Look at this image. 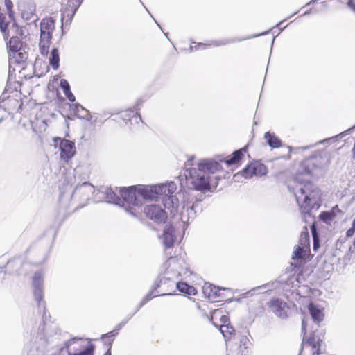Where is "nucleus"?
Segmentation results:
<instances>
[{"label":"nucleus","instance_id":"obj_51","mask_svg":"<svg viewBox=\"0 0 355 355\" xmlns=\"http://www.w3.org/2000/svg\"><path fill=\"white\" fill-rule=\"evenodd\" d=\"M269 286V284H265V285H263V286H259V287H257L255 288L254 289H260V288H268Z\"/></svg>","mask_w":355,"mask_h":355},{"label":"nucleus","instance_id":"obj_24","mask_svg":"<svg viewBox=\"0 0 355 355\" xmlns=\"http://www.w3.org/2000/svg\"><path fill=\"white\" fill-rule=\"evenodd\" d=\"M23 46V44L18 37H12L8 44V47L9 48L10 51L13 53H16L17 52L21 51Z\"/></svg>","mask_w":355,"mask_h":355},{"label":"nucleus","instance_id":"obj_61","mask_svg":"<svg viewBox=\"0 0 355 355\" xmlns=\"http://www.w3.org/2000/svg\"><path fill=\"white\" fill-rule=\"evenodd\" d=\"M155 22L157 24V26H159L160 28V25L157 21H155Z\"/></svg>","mask_w":355,"mask_h":355},{"label":"nucleus","instance_id":"obj_54","mask_svg":"<svg viewBox=\"0 0 355 355\" xmlns=\"http://www.w3.org/2000/svg\"><path fill=\"white\" fill-rule=\"evenodd\" d=\"M329 139H324V140L320 141V143H323V142H324L325 141H327V140H329Z\"/></svg>","mask_w":355,"mask_h":355},{"label":"nucleus","instance_id":"obj_59","mask_svg":"<svg viewBox=\"0 0 355 355\" xmlns=\"http://www.w3.org/2000/svg\"><path fill=\"white\" fill-rule=\"evenodd\" d=\"M145 10H146V12H148V13H150V11H148V10H147V8H145Z\"/></svg>","mask_w":355,"mask_h":355},{"label":"nucleus","instance_id":"obj_14","mask_svg":"<svg viewBox=\"0 0 355 355\" xmlns=\"http://www.w3.org/2000/svg\"><path fill=\"white\" fill-rule=\"evenodd\" d=\"M322 341L319 339L315 340L314 337L310 338L308 340L303 338L302 343V349L299 355H320V346Z\"/></svg>","mask_w":355,"mask_h":355},{"label":"nucleus","instance_id":"obj_57","mask_svg":"<svg viewBox=\"0 0 355 355\" xmlns=\"http://www.w3.org/2000/svg\"><path fill=\"white\" fill-rule=\"evenodd\" d=\"M145 10H146V12H148V13H150V11H148V10H147V8H145Z\"/></svg>","mask_w":355,"mask_h":355},{"label":"nucleus","instance_id":"obj_37","mask_svg":"<svg viewBox=\"0 0 355 355\" xmlns=\"http://www.w3.org/2000/svg\"><path fill=\"white\" fill-rule=\"evenodd\" d=\"M320 218L321 220L328 223L332 220V215L328 212L323 211L320 214Z\"/></svg>","mask_w":355,"mask_h":355},{"label":"nucleus","instance_id":"obj_45","mask_svg":"<svg viewBox=\"0 0 355 355\" xmlns=\"http://www.w3.org/2000/svg\"><path fill=\"white\" fill-rule=\"evenodd\" d=\"M220 320L223 324H228L227 322H229V318L227 315H220Z\"/></svg>","mask_w":355,"mask_h":355},{"label":"nucleus","instance_id":"obj_42","mask_svg":"<svg viewBox=\"0 0 355 355\" xmlns=\"http://www.w3.org/2000/svg\"><path fill=\"white\" fill-rule=\"evenodd\" d=\"M58 355H72L66 343L64 346L60 348Z\"/></svg>","mask_w":355,"mask_h":355},{"label":"nucleus","instance_id":"obj_58","mask_svg":"<svg viewBox=\"0 0 355 355\" xmlns=\"http://www.w3.org/2000/svg\"><path fill=\"white\" fill-rule=\"evenodd\" d=\"M145 10H146V12H148V13H150V11H148V10H147V8H145Z\"/></svg>","mask_w":355,"mask_h":355},{"label":"nucleus","instance_id":"obj_38","mask_svg":"<svg viewBox=\"0 0 355 355\" xmlns=\"http://www.w3.org/2000/svg\"><path fill=\"white\" fill-rule=\"evenodd\" d=\"M211 44H207V43H198L195 46H190V49L191 51H193V50H198L199 49H207L208 46H210Z\"/></svg>","mask_w":355,"mask_h":355},{"label":"nucleus","instance_id":"obj_30","mask_svg":"<svg viewBox=\"0 0 355 355\" xmlns=\"http://www.w3.org/2000/svg\"><path fill=\"white\" fill-rule=\"evenodd\" d=\"M306 250L307 249L302 246H297L293 252L292 259L295 260L304 258L306 255Z\"/></svg>","mask_w":355,"mask_h":355},{"label":"nucleus","instance_id":"obj_48","mask_svg":"<svg viewBox=\"0 0 355 355\" xmlns=\"http://www.w3.org/2000/svg\"><path fill=\"white\" fill-rule=\"evenodd\" d=\"M315 12H316V11H315V10H313V8H311V10H308V11H306V12H305L303 15H302V16H304V15H310V14H311V13H315Z\"/></svg>","mask_w":355,"mask_h":355},{"label":"nucleus","instance_id":"obj_29","mask_svg":"<svg viewBox=\"0 0 355 355\" xmlns=\"http://www.w3.org/2000/svg\"><path fill=\"white\" fill-rule=\"evenodd\" d=\"M60 57L58 50L56 48L53 49L49 58V62L53 69H58L59 67Z\"/></svg>","mask_w":355,"mask_h":355},{"label":"nucleus","instance_id":"obj_27","mask_svg":"<svg viewBox=\"0 0 355 355\" xmlns=\"http://www.w3.org/2000/svg\"><path fill=\"white\" fill-rule=\"evenodd\" d=\"M264 138L266 139L268 144L272 148H279L281 146V140L270 132L265 133Z\"/></svg>","mask_w":355,"mask_h":355},{"label":"nucleus","instance_id":"obj_4","mask_svg":"<svg viewBox=\"0 0 355 355\" xmlns=\"http://www.w3.org/2000/svg\"><path fill=\"white\" fill-rule=\"evenodd\" d=\"M144 188H150L153 193H149V197L143 198L140 196L141 207L146 200H154L162 197L163 205L165 209H168L171 214L175 215L178 212L179 200L178 198L172 195L176 190V184L170 182L157 185H143Z\"/></svg>","mask_w":355,"mask_h":355},{"label":"nucleus","instance_id":"obj_52","mask_svg":"<svg viewBox=\"0 0 355 355\" xmlns=\"http://www.w3.org/2000/svg\"><path fill=\"white\" fill-rule=\"evenodd\" d=\"M322 4L324 7H327V3L326 2H322Z\"/></svg>","mask_w":355,"mask_h":355},{"label":"nucleus","instance_id":"obj_17","mask_svg":"<svg viewBox=\"0 0 355 355\" xmlns=\"http://www.w3.org/2000/svg\"><path fill=\"white\" fill-rule=\"evenodd\" d=\"M96 189L94 187L89 183L84 182L81 185H78L76 187L73 196H83L84 200H89L95 193Z\"/></svg>","mask_w":355,"mask_h":355},{"label":"nucleus","instance_id":"obj_8","mask_svg":"<svg viewBox=\"0 0 355 355\" xmlns=\"http://www.w3.org/2000/svg\"><path fill=\"white\" fill-rule=\"evenodd\" d=\"M329 163V159L327 157L323 158L322 156L311 157L304 161L300 165V173L305 175H311L313 171L311 166L315 168H323Z\"/></svg>","mask_w":355,"mask_h":355},{"label":"nucleus","instance_id":"obj_2","mask_svg":"<svg viewBox=\"0 0 355 355\" xmlns=\"http://www.w3.org/2000/svg\"><path fill=\"white\" fill-rule=\"evenodd\" d=\"M293 186H288L293 193L300 211L305 221L311 218V211L320 207V191L318 188L309 180L302 179L301 174H297Z\"/></svg>","mask_w":355,"mask_h":355},{"label":"nucleus","instance_id":"obj_53","mask_svg":"<svg viewBox=\"0 0 355 355\" xmlns=\"http://www.w3.org/2000/svg\"><path fill=\"white\" fill-rule=\"evenodd\" d=\"M353 229H355V219L352 222Z\"/></svg>","mask_w":355,"mask_h":355},{"label":"nucleus","instance_id":"obj_50","mask_svg":"<svg viewBox=\"0 0 355 355\" xmlns=\"http://www.w3.org/2000/svg\"><path fill=\"white\" fill-rule=\"evenodd\" d=\"M305 327H306V322L304 320H302V332L305 331Z\"/></svg>","mask_w":355,"mask_h":355},{"label":"nucleus","instance_id":"obj_33","mask_svg":"<svg viewBox=\"0 0 355 355\" xmlns=\"http://www.w3.org/2000/svg\"><path fill=\"white\" fill-rule=\"evenodd\" d=\"M220 331L225 338L232 335L234 332L233 327L229 324H221L220 327Z\"/></svg>","mask_w":355,"mask_h":355},{"label":"nucleus","instance_id":"obj_60","mask_svg":"<svg viewBox=\"0 0 355 355\" xmlns=\"http://www.w3.org/2000/svg\"><path fill=\"white\" fill-rule=\"evenodd\" d=\"M308 148H309V147H308V146H306V147H303V149H308Z\"/></svg>","mask_w":355,"mask_h":355},{"label":"nucleus","instance_id":"obj_3","mask_svg":"<svg viewBox=\"0 0 355 355\" xmlns=\"http://www.w3.org/2000/svg\"><path fill=\"white\" fill-rule=\"evenodd\" d=\"M222 169L220 163L212 159H202L198 167L187 168L184 176L189 187L198 191L210 189L209 175Z\"/></svg>","mask_w":355,"mask_h":355},{"label":"nucleus","instance_id":"obj_1","mask_svg":"<svg viewBox=\"0 0 355 355\" xmlns=\"http://www.w3.org/2000/svg\"><path fill=\"white\" fill-rule=\"evenodd\" d=\"M153 193L150 188H144L143 185L139 184L132 186L128 188L120 189V196L111 188H103L102 190H98L97 194H101L104 196L105 200L107 202L118 205L124 208V209L133 216H136L139 210L141 208V198L149 197V193Z\"/></svg>","mask_w":355,"mask_h":355},{"label":"nucleus","instance_id":"obj_18","mask_svg":"<svg viewBox=\"0 0 355 355\" xmlns=\"http://www.w3.org/2000/svg\"><path fill=\"white\" fill-rule=\"evenodd\" d=\"M175 229L171 225H166L163 232V243L166 248H171L175 241Z\"/></svg>","mask_w":355,"mask_h":355},{"label":"nucleus","instance_id":"obj_63","mask_svg":"<svg viewBox=\"0 0 355 355\" xmlns=\"http://www.w3.org/2000/svg\"><path fill=\"white\" fill-rule=\"evenodd\" d=\"M107 354L108 355H111L110 352H107Z\"/></svg>","mask_w":355,"mask_h":355},{"label":"nucleus","instance_id":"obj_64","mask_svg":"<svg viewBox=\"0 0 355 355\" xmlns=\"http://www.w3.org/2000/svg\"><path fill=\"white\" fill-rule=\"evenodd\" d=\"M0 122H1V119H0Z\"/></svg>","mask_w":355,"mask_h":355},{"label":"nucleus","instance_id":"obj_62","mask_svg":"<svg viewBox=\"0 0 355 355\" xmlns=\"http://www.w3.org/2000/svg\"><path fill=\"white\" fill-rule=\"evenodd\" d=\"M261 35V34H259V35ZM257 36H259V35H254V37H257ZM252 37H254V36H253Z\"/></svg>","mask_w":355,"mask_h":355},{"label":"nucleus","instance_id":"obj_22","mask_svg":"<svg viewBox=\"0 0 355 355\" xmlns=\"http://www.w3.org/2000/svg\"><path fill=\"white\" fill-rule=\"evenodd\" d=\"M173 285H175L176 288L181 293H184L190 295H194L196 293V288L185 282H173Z\"/></svg>","mask_w":355,"mask_h":355},{"label":"nucleus","instance_id":"obj_55","mask_svg":"<svg viewBox=\"0 0 355 355\" xmlns=\"http://www.w3.org/2000/svg\"><path fill=\"white\" fill-rule=\"evenodd\" d=\"M345 134V132H343L342 133H340L339 135H344Z\"/></svg>","mask_w":355,"mask_h":355},{"label":"nucleus","instance_id":"obj_40","mask_svg":"<svg viewBox=\"0 0 355 355\" xmlns=\"http://www.w3.org/2000/svg\"><path fill=\"white\" fill-rule=\"evenodd\" d=\"M5 17L0 13V29L3 33H6L7 29V24L5 23Z\"/></svg>","mask_w":355,"mask_h":355},{"label":"nucleus","instance_id":"obj_31","mask_svg":"<svg viewBox=\"0 0 355 355\" xmlns=\"http://www.w3.org/2000/svg\"><path fill=\"white\" fill-rule=\"evenodd\" d=\"M299 245L302 246L306 249L309 248V234L306 229L305 232H302L299 239Z\"/></svg>","mask_w":355,"mask_h":355},{"label":"nucleus","instance_id":"obj_13","mask_svg":"<svg viewBox=\"0 0 355 355\" xmlns=\"http://www.w3.org/2000/svg\"><path fill=\"white\" fill-rule=\"evenodd\" d=\"M146 216L157 223H162L166 221L167 215L166 211L159 205L152 204L144 208Z\"/></svg>","mask_w":355,"mask_h":355},{"label":"nucleus","instance_id":"obj_35","mask_svg":"<svg viewBox=\"0 0 355 355\" xmlns=\"http://www.w3.org/2000/svg\"><path fill=\"white\" fill-rule=\"evenodd\" d=\"M50 42H40V53L43 55H46L49 53Z\"/></svg>","mask_w":355,"mask_h":355},{"label":"nucleus","instance_id":"obj_41","mask_svg":"<svg viewBox=\"0 0 355 355\" xmlns=\"http://www.w3.org/2000/svg\"><path fill=\"white\" fill-rule=\"evenodd\" d=\"M5 6L8 10V15H9V17L10 18H12V3L10 0H5Z\"/></svg>","mask_w":355,"mask_h":355},{"label":"nucleus","instance_id":"obj_36","mask_svg":"<svg viewBox=\"0 0 355 355\" xmlns=\"http://www.w3.org/2000/svg\"><path fill=\"white\" fill-rule=\"evenodd\" d=\"M312 234H313V250L317 251V250L320 247L319 244V238L317 235L316 230L313 226H312Z\"/></svg>","mask_w":355,"mask_h":355},{"label":"nucleus","instance_id":"obj_25","mask_svg":"<svg viewBox=\"0 0 355 355\" xmlns=\"http://www.w3.org/2000/svg\"><path fill=\"white\" fill-rule=\"evenodd\" d=\"M60 87L62 88L64 94L66 96V97L70 102H74L76 101L74 95L71 92L69 83L67 80L61 79L60 83Z\"/></svg>","mask_w":355,"mask_h":355},{"label":"nucleus","instance_id":"obj_56","mask_svg":"<svg viewBox=\"0 0 355 355\" xmlns=\"http://www.w3.org/2000/svg\"><path fill=\"white\" fill-rule=\"evenodd\" d=\"M166 295V293H162V294H161V295ZM167 295H171V293H167Z\"/></svg>","mask_w":355,"mask_h":355},{"label":"nucleus","instance_id":"obj_11","mask_svg":"<svg viewBox=\"0 0 355 355\" xmlns=\"http://www.w3.org/2000/svg\"><path fill=\"white\" fill-rule=\"evenodd\" d=\"M79 338H73L66 342L72 355H94V347L92 345L84 347Z\"/></svg>","mask_w":355,"mask_h":355},{"label":"nucleus","instance_id":"obj_5","mask_svg":"<svg viewBox=\"0 0 355 355\" xmlns=\"http://www.w3.org/2000/svg\"><path fill=\"white\" fill-rule=\"evenodd\" d=\"M182 260L177 257H170L166 264L168 266L164 275L161 277L158 282L155 285V288L153 289L148 294H147L137 306L135 313L138 311L145 304L150 301L153 297L159 295L158 292H156V289L158 287H161L166 284L167 281H171L173 278L178 277L180 275L181 271L180 270V266Z\"/></svg>","mask_w":355,"mask_h":355},{"label":"nucleus","instance_id":"obj_7","mask_svg":"<svg viewBox=\"0 0 355 355\" xmlns=\"http://www.w3.org/2000/svg\"><path fill=\"white\" fill-rule=\"evenodd\" d=\"M198 201L193 202V197L189 193L183 194L182 210L180 214L181 220L185 223L196 216L195 209L198 206Z\"/></svg>","mask_w":355,"mask_h":355},{"label":"nucleus","instance_id":"obj_28","mask_svg":"<svg viewBox=\"0 0 355 355\" xmlns=\"http://www.w3.org/2000/svg\"><path fill=\"white\" fill-rule=\"evenodd\" d=\"M54 30V21L51 19H44L40 24L41 33H52Z\"/></svg>","mask_w":355,"mask_h":355},{"label":"nucleus","instance_id":"obj_20","mask_svg":"<svg viewBox=\"0 0 355 355\" xmlns=\"http://www.w3.org/2000/svg\"><path fill=\"white\" fill-rule=\"evenodd\" d=\"M309 312L314 322L319 323L324 319L323 309L317 304L311 303L309 306Z\"/></svg>","mask_w":355,"mask_h":355},{"label":"nucleus","instance_id":"obj_21","mask_svg":"<svg viewBox=\"0 0 355 355\" xmlns=\"http://www.w3.org/2000/svg\"><path fill=\"white\" fill-rule=\"evenodd\" d=\"M225 288H220L211 284H205L203 286V292L209 298L215 299L220 296V291L225 290Z\"/></svg>","mask_w":355,"mask_h":355},{"label":"nucleus","instance_id":"obj_15","mask_svg":"<svg viewBox=\"0 0 355 355\" xmlns=\"http://www.w3.org/2000/svg\"><path fill=\"white\" fill-rule=\"evenodd\" d=\"M270 311L277 317L285 318L287 316L288 306L286 303L282 299L272 298L268 302Z\"/></svg>","mask_w":355,"mask_h":355},{"label":"nucleus","instance_id":"obj_26","mask_svg":"<svg viewBox=\"0 0 355 355\" xmlns=\"http://www.w3.org/2000/svg\"><path fill=\"white\" fill-rule=\"evenodd\" d=\"M21 17L27 21H34L36 19V16L35 15V6L33 5H28L26 10H22Z\"/></svg>","mask_w":355,"mask_h":355},{"label":"nucleus","instance_id":"obj_46","mask_svg":"<svg viewBox=\"0 0 355 355\" xmlns=\"http://www.w3.org/2000/svg\"><path fill=\"white\" fill-rule=\"evenodd\" d=\"M354 232L355 229H353V226L352 225V227L349 228L346 232L347 237H352L354 235Z\"/></svg>","mask_w":355,"mask_h":355},{"label":"nucleus","instance_id":"obj_49","mask_svg":"<svg viewBox=\"0 0 355 355\" xmlns=\"http://www.w3.org/2000/svg\"><path fill=\"white\" fill-rule=\"evenodd\" d=\"M222 313V311H220V310H216V311H214V313H213V316H212V318H213V317H217L218 315H220V313Z\"/></svg>","mask_w":355,"mask_h":355},{"label":"nucleus","instance_id":"obj_39","mask_svg":"<svg viewBox=\"0 0 355 355\" xmlns=\"http://www.w3.org/2000/svg\"><path fill=\"white\" fill-rule=\"evenodd\" d=\"M52 33H41L40 32V42H51Z\"/></svg>","mask_w":355,"mask_h":355},{"label":"nucleus","instance_id":"obj_6","mask_svg":"<svg viewBox=\"0 0 355 355\" xmlns=\"http://www.w3.org/2000/svg\"><path fill=\"white\" fill-rule=\"evenodd\" d=\"M46 324L39 327L37 331L32 334L30 349L28 355H45L49 338L45 336Z\"/></svg>","mask_w":355,"mask_h":355},{"label":"nucleus","instance_id":"obj_19","mask_svg":"<svg viewBox=\"0 0 355 355\" xmlns=\"http://www.w3.org/2000/svg\"><path fill=\"white\" fill-rule=\"evenodd\" d=\"M142 101L138 100L135 104V106L133 108H130L122 112L121 114V117L123 120H130V118H138L139 120H141L140 114L138 112L139 109V106L141 105Z\"/></svg>","mask_w":355,"mask_h":355},{"label":"nucleus","instance_id":"obj_44","mask_svg":"<svg viewBox=\"0 0 355 355\" xmlns=\"http://www.w3.org/2000/svg\"><path fill=\"white\" fill-rule=\"evenodd\" d=\"M16 53H17V55L19 57L20 60L19 61H23L26 59V53L21 52V51H19L17 52Z\"/></svg>","mask_w":355,"mask_h":355},{"label":"nucleus","instance_id":"obj_47","mask_svg":"<svg viewBox=\"0 0 355 355\" xmlns=\"http://www.w3.org/2000/svg\"><path fill=\"white\" fill-rule=\"evenodd\" d=\"M75 107H76V110L77 112H79L80 110H83V111L84 110V107L79 104L75 105Z\"/></svg>","mask_w":355,"mask_h":355},{"label":"nucleus","instance_id":"obj_9","mask_svg":"<svg viewBox=\"0 0 355 355\" xmlns=\"http://www.w3.org/2000/svg\"><path fill=\"white\" fill-rule=\"evenodd\" d=\"M55 142L59 141L60 159L67 163L76 154V146L74 142L61 138H55Z\"/></svg>","mask_w":355,"mask_h":355},{"label":"nucleus","instance_id":"obj_23","mask_svg":"<svg viewBox=\"0 0 355 355\" xmlns=\"http://www.w3.org/2000/svg\"><path fill=\"white\" fill-rule=\"evenodd\" d=\"M245 150H246V148H241L239 150L234 151L232 155V157L224 160L225 163L227 166H230V165L236 164L241 159V158L243 155V152H245Z\"/></svg>","mask_w":355,"mask_h":355},{"label":"nucleus","instance_id":"obj_10","mask_svg":"<svg viewBox=\"0 0 355 355\" xmlns=\"http://www.w3.org/2000/svg\"><path fill=\"white\" fill-rule=\"evenodd\" d=\"M32 288L35 301L39 307L44 304L42 299L44 296V272L42 271L35 272L32 279Z\"/></svg>","mask_w":355,"mask_h":355},{"label":"nucleus","instance_id":"obj_16","mask_svg":"<svg viewBox=\"0 0 355 355\" xmlns=\"http://www.w3.org/2000/svg\"><path fill=\"white\" fill-rule=\"evenodd\" d=\"M267 173L266 167L259 162H253L248 164L241 172L242 176L250 178L253 175L262 176Z\"/></svg>","mask_w":355,"mask_h":355},{"label":"nucleus","instance_id":"obj_12","mask_svg":"<svg viewBox=\"0 0 355 355\" xmlns=\"http://www.w3.org/2000/svg\"><path fill=\"white\" fill-rule=\"evenodd\" d=\"M83 0H68L67 3L61 9L62 12V23L65 24H71L73 17L76 12L77 10L81 5Z\"/></svg>","mask_w":355,"mask_h":355},{"label":"nucleus","instance_id":"obj_34","mask_svg":"<svg viewBox=\"0 0 355 355\" xmlns=\"http://www.w3.org/2000/svg\"><path fill=\"white\" fill-rule=\"evenodd\" d=\"M135 313L130 315L128 318L125 319L123 321H121L119 324H118L116 325L115 330L110 331L107 334L103 335V337L107 336H114L115 335V331L120 330L128 322V320L134 315Z\"/></svg>","mask_w":355,"mask_h":355},{"label":"nucleus","instance_id":"obj_32","mask_svg":"<svg viewBox=\"0 0 355 355\" xmlns=\"http://www.w3.org/2000/svg\"><path fill=\"white\" fill-rule=\"evenodd\" d=\"M241 40H235V39H229V38H226V39H223V40H212L210 42L209 44H211V46H223V45H226L227 44H230V43H234V42H239L241 41Z\"/></svg>","mask_w":355,"mask_h":355},{"label":"nucleus","instance_id":"obj_43","mask_svg":"<svg viewBox=\"0 0 355 355\" xmlns=\"http://www.w3.org/2000/svg\"><path fill=\"white\" fill-rule=\"evenodd\" d=\"M347 7L355 13V0H349Z\"/></svg>","mask_w":355,"mask_h":355}]
</instances>
